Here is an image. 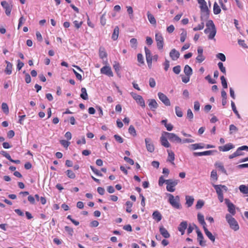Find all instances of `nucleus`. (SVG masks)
<instances>
[{"mask_svg": "<svg viewBox=\"0 0 248 248\" xmlns=\"http://www.w3.org/2000/svg\"><path fill=\"white\" fill-rule=\"evenodd\" d=\"M64 229H65V231L69 234L71 236H72L73 235V232H74V231H73V229L69 227V226H65L64 227Z\"/></svg>", "mask_w": 248, "mask_h": 248, "instance_id": "nucleus-57", "label": "nucleus"}, {"mask_svg": "<svg viewBox=\"0 0 248 248\" xmlns=\"http://www.w3.org/2000/svg\"><path fill=\"white\" fill-rule=\"evenodd\" d=\"M6 63L7 66L5 72L7 75H10L12 73V64L8 61H6Z\"/></svg>", "mask_w": 248, "mask_h": 248, "instance_id": "nucleus-32", "label": "nucleus"}, {"mask_svg": "<svg viewBox=\"0 0 248 248\" xmlns=\"http://www.w3.org/2000/svg\"><path fill=\"white\" fill-rule=\"evenodd\" d=\"M119 33V28L118 26H116L113 30L111 38L113 40L115 41L117 40Z\"/></svg>", "mask_w": 248, "mask_h": 248, "instance_id": "nucleus-25", "label": "nucleus"}, {"mask_svg": "<svg viewBox=\"0 0 248 248\" xmlns=\"http://www.w3.org/2000/svg\"><path fill=\"white\" fill-rule=\"evenodd\" d=\"M187 223L186 221H182L179 225L178 229L179 232H181V234L183 235L185 233V231L186 229Z\"/></svg>", "mask_w": 248, "mask_h": 248, "instance_id": "nucleus-18", "label": "nucleus"}, {"mask_svg": "<svg viewBox=\"0 0 248 248\" xmlns=\"http://www.w3.org/2000/svg\"><path fill=\"white\" fill-rule=\"evenodd\" d=\"M153 218L157 222L160 221L162 219V216L160 213L156 210L153 212L152 215Z\"/></svg>", "mask_w": 248, "mask_h": 248, "instance_id": "nucleus-24", "label": "nucleus"}, {"mask_svg": "<svg viewBox=\"0 0 248 248\" xmlns=\"http://www.w3.org/2000/svg\"><path fill=\"white\" fill-rule=\"evenodd\" d=\"M137 59H138V61L141 63V64H143L144 63V59H143V55L140 54V53H139L138 54V56H137Z\"/></svg>", "mask_w": 248, "mask_h": 248, "instance_id": "nucleus-62", "label": "nucleus"}, {"mask_svg": "<svg viewBox=\"0 0 248 248\" xmlns=\"http://www.w3.org/2000/svg\"><path fill=\"white\" fill-rule=\"evenodd\" d=\"M113 68L114 69L115 72L118 75L120 72V64L118 62H115V64L113 66Z\"/></svg>", "mask_w": 248, "mask_h": 248, "instance_id": "nucleus-55", "label": "nucleus"}, {"mask_svg": "<svg viewBox=\"0 0 248 248\" xmlns=\"http://www.w3.org/2000/svg\"><path fill=\"white\" fill-rule=\"evenodd\" d=\"M128 132L131 135H132L133 136H135L137 135L136 130L134 127L132 125H131L129 126L128 129Z\"/></svg>", "mask_w": 248, "mask_h": 248, "instance_id": "nucleus-47", "label": "nucleus"}, {"mask_svg": "<svg viewBox=\"0 0 248 248\" xmlns=\"http://www.w3.org/2000/svg\"><path fill=\"white\" fill-rule=\"evenodd\" d=\"M204 205V202L202 200H199L198 201L196 205V208L197 209H201Z\"/></svg>", "mask_w": 248, "mask_h": 248, "instance_id": "nucleus-50", "label": "nucleus"}, {"mask_svg": "<svg viewBox=\"0 0 248 248\" xmlns=\"http://www.w3.org/2000/svg\"><path fill=\"white\" fill-rule=\"evenodd\" d=\"M147 16L150 23L153 25H155L156 22L154 16L152 15L149 12H147Z\"/></svg>", "mask_w": 248, "mask_h": 248, "instance_id": "nucleus-30", "label": "nucleus"}, {"mask_svg": "<svg viewBox=\"0 0 248 248\" xmlns=\"http://www.w3.org/2000/svg\"><path fill=\"white\" fill-rule=\"evenodd\" d=\"M207 28H210L211 29L216 28L215 26L213 23V21L211 20H209L206 23Z\"/></svg>", "mask_w": 248, "mask_h": 248, "instance_id": "nucleus-60", "label": "nucleus"}, {"mask_svg": "<svg viewBox=\"0 0 248 248\" xmlns=\"http://www.w3.org/2000/svg\"><path fill=\"white\" fill-rule=\"evenodd\" d=\"M181 66L180 65H177L173 68V71L176 74H179L181 71Z\"/></svg>", "mask_w": 248, "mask_h": 248, "instance_id": "nucleus-59", "label": "nucleus"}, {"mask_svg": "<svg viewBox=\"0 0 248 248\" xmlns=\"http://www.w3.org/2000/svg\"><path fill=\"white\" fill-rule=\"evenodd\" d=\"M1 109H2L3 112L5 114H8L9 113V107L7 104L6 103H2L1 104Z\"/></svg>", "mask_w": 248, "mask_h": 248, "instance_id": "nucleus-37", "label": "nucleus"}, {"mask_svg": "<svg viewBox=\"0 0 248 248\" xmlns=\"http://www.w3.org/2000/svg\"><path fill=\"white\" fill-rule=\"evenodd\" d=\"M67 176L70 179H74L76 177L75 174L72 170H68L66 171Z\"/></svg>", "mask_w": 248, "mask_h": 248, "instance_id": "nucleus-46", "label": "nucleus"}, {"mask_svg": "<svg viewBox=\"0 0 248 248\" xmlns=\"http://www.w3.org/2000/svg\"><path fill=\"white\" fill-rule=\"evenodd\" d=\"M217 57L220 59L222 62H225L226 61V57L225 55L221 53H219L217 55Z\"/></svg>", "mask_w": 248, "mask_h": 248, "instance_id": "nucleus-56", "label": "nucleus"}, {"mask_svg": "<svg viewBox=\"0 0 248 248\" xmlns=\"http://www.w3.org/2000/svg\"><path fill=\"white\" fill-rule=\"evenodd\" d=\"M215 166L219 169L222 173L227 175V171L224 168L223 164L221 162H216L215 164Z\"/></svg>", "mask_w": 248, "mask_h": 248, "instance_id": "nucleus-26", "label": "nucleus"}, {"mask_svg": "<svg viewBox=\"0 0 248 248\" xmlns=\"http://www.w3.org/2000/svg\"><path fill=\"white\" fill-rule=\"evenodd\" d=\"M204 232L206 234V235L209 238V239L212 241V242H215V236L212 234V233L208 231V230L207 229V228H204Z\"/></svg>", "mask_w": 248, "mask_h": 248, "instance_id": "nucleus-29", "label": "nucleus"}, {"mask_svg": "<svg viewBox=\"0 0 248 248\" xmlns=\"http://www.w3.org/2000/svg\"><path fill=\"white\" fill-rule=\"evenodd\" d=\"M225 202L228 208V211L232 215H234L236 213L234 204L230 202L228 199H225Z\"/></svg>", "mask_w": 248, "mask_h": 248, "instance_id": "nucleus-9", "label": "nucleus"}, {"mask_svg": "<svg viewBox=\"0 0 248 248\" xmlns=\"http://www.w3.org/2000/svg\"><path fill=\"white\" fill-rule=\"evenodd\" d=\"M149 107L152 111H155L158 107L156 101L154 99H149Z\"/></svg>", "mask_w": 248, "mask_h": 248, "instance_id": "nucleus-17", "label": "nucleus"}, {"mask_svg": "<svg viewBox=\"0 0 248 248\" xmlns=\"http://www.w3.org/2000/svg\"><path fill=\"white\" fill-rule=\"evenodd\" d=\"M179 180L168 179L166 180V189L169 192H174L175 191L174 187L178 184Z\"/></svg>", "mask_w": 248, "mask_h": 248, "instance_id": "nucleus-4", "label": "nucleus"}, {"mask_svg": "<svg viewBox=\"0 0 248 248\" xmlns=\"http://www.w3.org/2000/svg\"><path fill=\"white\" fill-rule=\"evenodd\" d=\"M181 37H180V41L181 42H184L186 38L187 35V32L186 30L184 29H182V32L181 33Z\"/></svg>", "mask_w": 248, "mask_h": 248, "instance_id": "nucleus-40", "label": "nucleus"}, {"mask_svg": "<svg viewBox=\"0 0 248 248\" xmlns=\"http://www.w3.org/2000/svg\"><path fill=\"white\" fill-rule=\"evenodd\" d=\"M234 148V145L231 143L225 144L222 146H219L218 149L220 151L227 152Z\"/></svg>", "mask_w": 248, "mask_h": 248, "instance_id": "nucleus-15", "label": "nucleus"}, {"mask_svg": "<svg viewBox=\"0 0 248 248\" xmlns=\"http://www.w3.org/2000/svg\"><path fill=\"white\" fill-rule=\"evenodd\" d=\"M131 46L132 48H136L137 46V40L136 38H132L130 40Z\"/></svg>", "mask_w": 248, "mask_h": 248, "instance_id": "nucleus-48", "label": "nucleus"}, {"mask_svg": "<svg viewBox=\"0 0 248 248\" xmlns=\"http://www.w3.org/2000/svg\"><path fill=\"white\" fill-rule=\"evenodd\" d=\"M160 141L162 145H163V146L167 148L170 147V144L168 142L167 138L165 137V135L163 133H162V136L160 137Z\"/></svg>", "mask_w": 248, "mask_h": 248, "instance_id": "nucleus-20", "label": "nucleus"}, {"mask_svg": "<svg viewBox=\"0 0 248 248\" xmlns=\"http://www.w3.org/2000/svg\"><path fill=\"white\" fill-rule=\"evenodd\" d=\"M204 22L202 21L201 24H199L197 27L193 28V30L194 31H197L199 30H201L204 28Z\"/></svg>", "mask_w": 248, "mask_h": 248, "instance_id": "nucleus-54", "label": "nucleus"}, {"mask_svg": "<svg viewBox=\"0 0 248 248\" xmlns=\"http://www.w3.org/2000/svg\"><path fill=\"white\" fill-rule=\"evenodd\" d=\"M155 41L157 43V47L158 49H162L164 46L163 38L161 33L155 34Z\"/></svg>", "mask_w": 248, "mask_h": 248, "instance_id": "nucleus-7", "label": "nucleus"}, {"mask_svg": "<svg viewBox=\"0 0 248 248\" xmlns=\"http://www.w3.org/2000/svg\"><path fill=\"white\" fill-rule=\"evenodd\" d=\"M184 72L187 77H190L192 74V69L188 65H185Z\"/></svg>", "mask_w": 248, "mask_h": 248, "instance_id": "nucleus-28", "label": "nucleus"}, {"mask_svg": "<svg viewBox=\"0 0 248 248\" xmlns=\"http://www.w3.org/2000/svg\"><path fill=\"white\" fill-rule=\"evenodd\" d=\"M1 5L5 10L6 15L9 16L11 14L12 9V5L10 4H9L6 1H1Z\"/></svg>", "mask_w": 248, "mask_h": 248, "instance_id": "nucleus-10", "label": "nucleus"}, {"mask_svg": "<svg viewBox=\"0 0 248 248\" xmlns=\"http://www.w3.org/2000/svg\"><path fill=\"white\" fill-rule=\"evenodd\" d=\"M187 117L189 119V121H191L192 119L193 118V114L190 108L187 109Z\"/></svg>", "mask_w": 248, "mask_h": 248, "instance_id": "nucleus-53", "label": "nucleus"}, {"mask_svg": "<svg viewBox=\"0 0 248 248\" xmlns=\"http://www.w3.org/2000/svg\"><path fill=\"white\" fill-rule=\"evenodd\" d=\"M211 179L214 180L216 181L217 180V171L215 170H213L211 173Z\"/></svg>", "mask_w": 248, "mask_h": 248, "instance_id": "nucleus-51", "label": "nucleus"}, {"mask_svg": "<svg viewBox=\"0 0 248 248\" xmlns=\"http://www.w3.org/2000/svg\"><path fill=\"white\" fill-rule=\"evenodd\" d=\"M102 74L107 75L109 77H112L113 73L111 71V68L108 66H105L103 67L100 70Z\"/></svg>", "mask_w": 248, "mask_h": 248, "instance_id": "nucleus-13", "label": "nucleus"}, {"mask_svg": "<svg viewBox=\"0 0 248 248\" xmlns=\"http://www.w3.org/2000/svg\"><path fill=\"white\" fill-rule=\"evenodd\" d=\"M226 219L229 224L230 227L234 231H238L239 229V225L235 219L229 214L226 215Z\"/></svg>", "mask_w": 248, "mask_h": 248, "instance_id": "nucleus-2", "label": "nucleus"}, {"mask_svg": "<svg viewBox=\"0 0 248 248\" xmlns=\"http://www.w3.org/2000/svg\"><path fill=\"white\" fill-rule=\"evenodd\" d=\"M145 142L147 151L150 153H153L155 150V147L151 140L149 138H146L145 139Z\"/></svg>", "mask_w": 248, "mask_h": 248, "instance_id": "nucleus-12", "label": "nucleus"}, {"mask_svg": "<svg viewBox=\"0 0 248 248\" xmlns=\"http://www.w3.org/2000/svg\"><path fill=\"white\" fill-rule=\"evenodd\" d=\"M239 189L241 193L248 196V185L246 186L244 185H241L239 186Z\"/></svg>", "mask_w": 248, "mask_h": 248, "instance_id": "nucleus-31", "label": "nucleus"}, {"mask_svg": "<svg viewBox=\"0 0 248 248\" xmlns=\"http://www.w3.org/2000/svg\"><path fill=\"white\" fill-rule=\"evenodd\" d=\"M90 168H91V169L97 175L99 176H103V174L98 170H97L96 169L94 168L93 166H91Z\"/></svg>", "mask_w": 248, "mask_h": 248, "instance_id": "nucleus-52", "label": "nucleus"}, {"mask_svg": "<svg viewBox=\"0 0 248 248\" xmlns=\"http://www.w3.org/2000/svg\"><path fill=\"white\" fill-rule=\"evenodd\" d=\"M218 68L221 72H222L224 74L226 75V71L225 67L223 66V64L221 62H219L217 64Z\"/></svg>", "mask_w": 248, "mask_h": 248, "instance_id": "nucleus-45", "label": "nucleus"}, {"mask_svg": "<svg viewBox=\"0 0 248 248\" xmlns=\"http://www.w3.org/2000/svg\"><path fill=\"white\" fill-rule=\"evenodd\" d=\"M164 66V70L165 71H167L170 67V62L166 59L164 63H163Z\"/></svg>", "mask_w": 248, "mask_h": 248, "instance_id": "nucleus-63", "label": "nucleus"}, {"mask_svg": "<svg viewBox=\"0 0 248 248\" xmlns=\"http://www.w3.org/2000/svg\"><path fill=\"white\" fill-rule=\"evenodd\" d=\"M243 151L248 152V146L247 145H243L238 147L235 151L237 156L244 155V153Z\"/></svg>", "mask_w": 248, "mask_h": 248, "instance_id": "nucleus-16", "label": "nucleus"}, {"mask_svg": "<svg viewBox=\"0 0 248 248\" xmlns=\"http://www.w3.org/2000/svg\"><path fill=\"white\" fill-rule=\"evenodd\" d=\"M159 232L160 234L165 238H168L170 237V234L163 226L159 227Z\"/></svg>", "mask_w": 248, "mask_h": 248, "instance_id": "nucleus-21", "label": "nucleus"}, {"mask_svg": "<svg viewBox=\"0 0 248 248\" xmlns=\"http://www.w3.org/2000/svg\"><path fill=\"white\" fill-rule=\"evenodd\" d=\"M61 144L65 148H67L70 144V142L66 140H61L60 141Z\"/></svg>", "mask_w": 248, "mask_h": 248, "instance_id": "nucleus-61", "label": "nucleus"}, {"mask_svg": "<svg viewBox=\"0 0 248 248\" xmlns=\"http://www.w3.org/2000/svg\"><path fill=\"white\" fill-rule=\"evenodd\" d=\"M216 152V151H206L204 152H194L193 153V155L194 156H202V155H212V153L213 152Z\"/></svg>", "mask_w": 248, "mask_h": 248, "instance_id": "nucleus-19", "label": "nucleus"}, {"mask_svg": "<svg viewBox=\"0 0 248 248\" xmlns=\"http://www.w3.org/2000/svg\"><path fill=\"white\" fill-rule=\"evenodd\" d=\"M198 3L200 4V9H203L208 7L206 2L204 0H198Z\"/></svg>", "mask_w": 248, "mask_h": 248, "instance_id": "nucleus-44", "label": "nucleus"}, {"mask_svg": "<svg viewBox=\"0 0 248 248\" xmlns=\"http://www.w3.org/2000/svg\"><path fill=\"white\" fill-rule=\"evenodd\" d=\"M0 154L2 155L3 156L5 157L7 159L9 160H11V157L10 155L7 153L6 151H1L0 152Z\"/></svg>", "mask_w": 248, "mask_h": 248, "instance_id": "nucleus-58", "label": "nucleus"}, {"mask_svg": "<svg viewBox=\"0 0 248 248\" xmlns=\"http://www.w3.org/2000/svg\"><path fill=\"white\" fill-rule=\"evenodd\" d=\"M163 133L171 142L180 143L181 141V139L174 133L167 132H163Z\"/></svg>", "mask_w": 248, "mask_h": 248, "instance_id": "nucleus-3", "label": "nucleus"}, {"mask_svg": "<svg viewBox=\"0 0 248 248\" xmlns=\"http://www.w3.org/2000/svg\"><path fill=\"white\" fill-rule=\"evenodd\" d=\"M213 186L215 189L216 192L218 195H223L222 190L220 187V185H215L213 184Z\"/></svg>", "mask_w": 248, "mask_h": 248, "instance_id": "nucleus-35", "label": "nucleus"}, {"mask_svg": "<svg viewBox=\"0 0 248 248\" xmlns=\"http://www.w3.org/2000/svg\"><path fill=\"white\" fill-rule=\"evenodd\" d=\"M186 204L187 207H189L192 205L194 201V199L192 196H186Z\"/></svg>", "mask_w": 248, "mask_h": 248, "instance_id": "nucleus-27", "label": "nucleus"}, {"mask_svg": "<svg viewBox=\"0 0 248 248\" xmlns=\"http://www.w3.org/2000/svg\"><path fill=\"white\" fill-rule=\"evenodd\" d=\"M189 148L193 150H195L199 149H203L204 148V143H200L191 144L189 145Z\"/></svg>", "mask_w": 248, "mask_h": 248, "instance_id": "nucleus-23", "label": "nucleus"}, {"mask_svg": "<svg viewBox=\"0 0 248 248\" xmlns=\"http://www.w3.org/2000/svg\"><path fill=\"white\" fill-rule=\"evenodd\" d=\"M194 226L195 227V229L197 233V240L199 242L200 245L202 247L205 246L206 241L204 240V237L202 233L196 225H194Z\"/></svg>", "mask_w": 248, "mask_h": 248, "instance_id": "nucleus-5", "label": "nucleus"}, {"mask_svg": "<svg viewBox=\"0 0 248 248\" xmlns=\"http://www.w3.org/2000/svg\"><path fill=\"white\" fill-rule=\"evenodd\" d=\"M130 94L132 97L136 101L138 104L140 105V106L142 108L145 107V102L143 98L141 95H138L133 92L131 93Z\"/></svg>", "mask_w": 248, "mask_h": 248, "instance_id": "nucleus-6", "label": "nucleus"}, {"mask_svg": "<svg viewBox=\"0 0 248 248\" xmlns=\"http://www.w3.org/2000/svg\"><path fill=\"white\" fill-rule=\"evenodd\" d=\"M201 19L202 21H204L209 18L210 11L208 9V8H205L201 9Z\"/></svg>", "mask_w": 248, "mask_h": 248, "instance_id": "nucleus-8", "label": "nucleus"}, {"mask_svg": "<svg viewBox=\"0 0 248 248\" xmlns=\"http://www.w3.org/2000/svg\"><path fill=\"white\" fill-rule=\"evenodd\" d=\"M196 59L198 62L201 63L205 60V57L203 55H198Z\"/></svg>", "mask_w": 248, "mask_h": 248, "instance_id": "nucleus-64", "label": "nucleus"}, {"mask_svg": "<svg viewBox=\"0 0 248 248\" xmlns=\"http://www.w3.org/2000/svg\"><path fill=\"white\" fill-rule=\"evenodd\" d=\"M175 109L176 115L179 117H182L183 115V113L181 108L179 107L176 106Z\"/></svg>", "mask_w": 248, "mask_h": 248, "instance_id": "nucleus-43", "label": "nucleus"}, {"mask_svg": "<svg viewBox=\"0 0 248 248\" xmlns=\"http://www.w3.org/2000/svg\"><path fill=\"white\" fill-rule=\"evenodd\" d=\"M168 153V156L167 158V161L170 162L173 165H175L174 160L175 159V155L174 153L170 150H167Z\"/></svg>", "mask_w": 248, "mask_h": 248, "instance_id": "nucleus-22", "label": "nucleus"}, {"mask_svg": "<svg viewBox=\"0 0 248 248\" xmlns=\"http://www.w3.org/2000/svg\"><path fill=\"white\" fill-rule=\"evenodd\" d=\"M238 129L234 124H231L229 126L230 134H232L233 133L237 132Z\"/></svg>", "mask_w": 248, "mask_h": 248, "instance_id": "nucleus-42", "label": "nucleus"}, {"mask_svg": "<svg viewBox=\"0 0 248 248\" xmlns=\"http://www.w3.org/2000/svg\"><path fill=\"white\" fill-rule=\"evenodd\" d=\"M81 93L80 97L84 100H87L88 99V94L85 88L83 87L81 89Z\"/></svg>", "mask_w": 248, "mask_h": 248, "instance_id": "nucleus-34", "label": "nucleus"}, {"mask_svg": "<svg viewBox=\"0 0 248 248\" xmlns=\"http://www.w3.org/2000/svg\"><path fill=\"white\" fill-rule=\"evenodd\" d=\"M231 106L234 113L236 115L237 118L240 119L241 118L240 115L239 114L238 111L236 109L234 103L232 101L231 102Z\"/></svg>", "mask_w": 248, "mask_h": 248, "instance_id": "nucleus-39", "label": "nucleus"}, {"mask_svg": "<svg viewBox=\"0 0 248 248\" xmlns=\"http://www.w3.org/2000/svg\"><path fill=\"white\" fill-rule=\"evenodd\" d=\"M126 205L127 206L126 211L128 213H131L132 211L131 208L133 205V203L130 201H127Z\"/></svg>", "mask_w": 248, "mask_h": 248, "instance_id": "nucleus-49", "label": "nucleus"}, {"mask_svg": "<svg viewBox=\"0 0 248 248\" xmlns=\"http://www.w3.org/2000/svg\"><path fill=\"white\" fill-rule=\"evenodd\" d=\"M158 96L159 99L167 106L170 105V103L168 97L164 93H158Z\"/></svg>", "mask_w": 248, "mask_h": 248, "instance_id": "nucleus-11", "label": "nucleus"}, {"mask_svg": "<svg viewBox=\"0 0 248 248\" xmlns=\"http://www.w3.org/2000/svg\"><path fill=\"white\" fill-rule=\"evenodd\" d=\"M220 80L223 88L224 89H227L228 88L227 82L224 76H221Z\"/></svg>", "mask_w": 248, "mask_h": 248, "instance_id": "nucleus-41", "label": "nucleus"}, {"mask_svg": "<svg viewBox=\"0 0 248 248\" xmlns=\"http://www.w3.org/2000/svg\"><path fill=\"white\" fill-rule=\"evenodd\" d=\"M169 55L170 57L173 61H176L180 57L179 52L176 50L175 48L171 50Z\"/></svg>", "mask_w": 248, "mask_h": 248, "instance_id": "nucleus-14", "label": "nucleus"}, {"mask_svg": "<svg viewBox=\"0 0 248 248\" xmlns=\"http://www.w3.org/2000/svg\"><path fill=\"white\" fill-rule=\"evenodd\" d=\"M168 196L169 197L168 202L173 208L177 209L181 208L182 206L179 196L174 197L172 194H168Z\"/></svg>", "mask_w": 248, "mask_h": 248, "instance_id": "nucleus-1", "label": "nucleus"}, {"mask_svg": "<svg viewBox=\"0 0 248 248\" xmlns=\"http://www.w3.org/2000/svg\"><path fill=\"white\" fill-rule=\"evenodd\" d=\"M217 31L216 29H211L210 31L209 34L208 35V39H213L214 38L216 34Z\"/></svg>", "mask_w": 248, "mask_h": 248, "instance_id": "nucleus-38", "label": "nucleus"}, {"mask_svg": "<svg viewBox=\"0 0 248 248\" xmlns=\"http://www.w3.org/2000/svg\"><path fill=\"white\" fill-rule=\"evenodd\" d=\"M146 61L152 60V56L150 50L146 46L144 47Z\"/></svg>", "mask_w": 248, "mask_h": 248, "instance_id": "nucleus-33", "label": "nucleus"}, {"mask_svg": "<svg viewBox=\"0 0 248 248\" xmlns=\"http://www.w3.org/2000/svg\"><path fill=\"white\" fill-rule=\"evenodd\" d=\"M213 12L215 15H217L221 12V9L216 2H215L214 4Z\"/></svg>", "mask_w": 248, "mask_h": 248, "instance_id": "nucleus-36", "label": "nucleus"}]
</instances>
